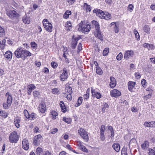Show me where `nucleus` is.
I'll return each mask as SVG.
<instances>
[{"label": "nucleus", "instance_id": "47", "mask_svg": "<svg viewBox=\"0 0 155 155\" xmlns=\"http://www.w3.org/2000/svg\"><path fill=\"white\" fill-rule=\"evenodd\" d=\"M134 32L135 35V37L136 39L137 40H139L140 36L137 31V30H134Z\"/></svg>", "mask_w": 155, "mask_h": 155}, {"label": "nucleus", "instance_id": "56", "mask_svg": "<svg viewBox=\"0 0 155 155\" xmlns=\"http://www.w3.org/2000/svg\"><path fill=\"white\" fill-rule=\"evenodd\" d=\"M51 67L54 68H56L58 65L57 63L54 61H52L51 63Z\"/></svg>", "mask_w": 155, "mask_h": 155}, {"label": "nucleus", "instance_id": "53", "mask_svg": "<svg viewBox=\"0 0 155 155\" xmlns=\"http://www.w3.org/2000/svg\"><path fill=\"white\" fill-rule=\"evenodd\" d=\"M5 31L4 29L0 26V36H3L5 35Z\"/></svg>", "mask_w": 155, "mask_h": 155}, {"label": "nucleus", "instance_id": "24", "mask_svg": "<svg viewBox=\"0 0 155 155\" xmlns=\"http://www.w3.org/2000/svg\"><path fill=\"white\" fill-rule=\"evenodd\" d=\"M22 59H25L28 56H30L31 55V54L28 51L23 50Z\"/></svg>", "mask_w": 155, "mask_h": 155}, {"label": "nucleus", "instance_id": "25", "mask_svg": "<svg viewBox=\"0 0 155 155\" xmlns=\"http://www.w3.org/2000/svg\"><path fill=\"white\" fill-rule=\"evenodd\" d=\"M59 105L61 109V111L63 113L66 112L67 111V109L63 101H60Z\"/></svg>", "mask_w": 155, "mask_h": 155}, {"label": "nucleus", "instance_id": "9", "mask_svg": "<svg viewBox=\"0 0 155 155\" xmlns=\"http://www.w3.org/2000/svg\"><path fill=\"white\" fill-rule=\"evenodd\" d=\"M7 15L11 18L13 19L19 17V14L15 10L9 11L7 12Z\"/></svg>", "mask_w": 155, "mask_h": 155}, {"label": "nucleus", "instance_id": "35", "mask_svg": "<svg viewBox=\"0 0 155 155\" xmlns=\"http://www.w3.org/2000/svg\"><path fill=\"white\" fill-rule=\"evenodd\" d=\"M67 93L68 94H71L72 93V88L70 86L66 87L65 89V92Z\"/></svg>", "mask_w": 155, "mask_h": 155}, {"label": "nucleus", "instance_id": "18", "mask_svg": "<svg viewBox=\"0 0 155 155\" xmlns=\"http://www.w3.org/2000/svg\"><path fill=\"white\" fill-rule=\"evenodd\" d=\"M109 105L106 103H103L102 106V111L103 113L107 112L109 108Z\"/></svg>", "mask_w": 155, "mask_h": 155}, {"label": "nucleus", "instance_id": "41", "mask_svg": "<svg viewBox=\"0 0 155 155\" xmlns=\"http://www.w3.org/2000/svg\"><path fill=\"white\" fill-rule=\"evenodd\" d=\"M31 47L33 48L32 49L33 50H36L37 47V44L35 42H31Z\"/></svg>", "mask_w": 155, "mask_h": 155}, {"label": "nucleus", "instance_id": "23", "mask_svg": "<svg viewBox=\"0 0 155 155\" xmlns=\"http://www.w3.org/2000/svg\"><path fill=\"white\" fill-rule=\"evenodd\" d=\"M135 83V82L130 81L128 84V86L129 90L132 92L133 91V89L134 87Z\"/></svg>", "mask_w": 155, "mask_h": 155}, {"label": "nucleus", "instance_id": "40", "mask_svg": "<svg viewBox=\"0 0 155 155\" xmlns=\"http://www.w3.org/2000/svg\"><path fill=\"white\" fill-rule=\"evenodd\" d=\"M83 99L82 97H79L78 99V103L75 105V107H78L81 105Z\"/></svg>", "mask_w": 155, "mask_h": 155}, {"label": "nucleus", "instance_id": "10", "mask_svg": "<svg viewBox=\"0 0 155 155\" xmlns=\"http://www.w3.org/2000/svg\"><path fill=\"white\" fill-rule=\"evenodd\" d=\"M91 91L93 97H96L97 99H100L101 97L102 96L101 93L97 91L96 89L91 88Z\"/></svg>", "mask_w": 155, "mask_h": 155}, {"label": "nucleus", "instance_id": "2", "mask_svg": "<svg viewBox=\"0 0 155 155\" xmlns=\"http://www.w3.org/2000/svg\"><path fill=\"white\" fill-rule=\"evenodd\" d=\"M5 97L6 99V101L3 103V106L4 109H7L11 105L12 98L11 94L9 92L6 93Z\"/></svg>", "mask_w": 155, "mask_h": 155}, {"label": "nucleus", "instance_id": "15", "mask_svg": "<svg viewBox=\"0 0 155 155\" xmlns=\"http://www.w3.org/2000/svg\"><path fill=\"white\" fill-rule=\"evenodd\" d=\"M46 109V106L45 104H40L38 107V110L42 113H44Z\"/></svg>", "mask_w": 155, "mask_h": 155}, {"label": "nucleus", "instance_id": "16", "mask_svg": "<svg viewBox=\"0 0 155 155\" xmlns=\"http://www.w3.org/2000/svg\"><path fill=\"white\" fill-rule=\"evenodd\" d=\"M35 86L34 84H30L28 86V89L27 90V93L28 95H30L31 94L32 91L33 90L35 89Z\"/></svg>", "mask_w": 155, "mask_h": 155}, {"label": "nucleus", "instance_id": "37", "mask_svg": "<svg viewBox=\"0 0 155 155\" xmlns=\"http://www.w3.org/2000/svg\"><path fill=\"white\" fill-rule=\"evenodd\" d=\"M36 116V114L35 113H32L31 114H29L27 118L31 120H34L35 119Z\"/></svg>", "mask_w": 155, "mask_h": 155}, {"label": "nucleus", "instance_id": "27", "mask_svg": "<svg viewBox=\"0 0 155 155\" xmlns=\"http://www.w3.org/2000/svg\"><path fill=\"white\" fill-rule=\"evenodd\" d=\"M50 114L51 117L53 120H55L58 115V113L53 110L51 111Z\"/></svg>", "mask_w": 155, "mask_h": 155}, {"label": "nucleus", "instance_id": "19", "mask_svg": "<svg viewBox=\"0 0 155 155\" xmlns=\"http://www.w3.org/2000/svg\"><path fill=\"white\" fill-rule=\"evenodd\" d=\"M94 35L96 37L98 38L101 41L103 40V38L100 31V29L96 30V31L94 33Z\"/></svg>", "mask_w": 155, "mask_h": 155}, {"label": "nucleus", "instance_id": "12", "mask_svg": "<svg viewBox=\"0 0 155 155\" xmlns=\"http://www.w3.org/2000/svg\"><path fill=\"white\" fill-rule=\"evenodd\" d=\"M120 92L116 89H114L110 91V95L114 97L120 96L121 95Z\"/></svg>", "mask_w": 155, "mask_h": 155}, {"label": "nucleus", "instance_id": "32", "mask_svg": "<svg viewBox=\"0 0 155 155\" xmlns=\"http://www.w3.org/2000/svg\"><path fill=\"white\" fill-rule=\"evenodd\" d=\"M150 27L149 25H147L144 26L143 27V30L146 33L149 34L150 33Z\"/></svg>", "mask_w": 155, "mask_h": 155}, {"label": "nucleus", "instance_id": "63", "mask_svg": "<svg viewBox=\"0 0 155 155\" xmlns=\"http://www.w3.org/2000/svg\"><path fill=\"white\" fill-rule=\"evenodd\" d=\"M149 155H155V151L152 149H150Z\"/></svg>", "mask_w": 155, "mask_h": 155}, {"label": "nucleus", "instance_id": "7", "mask_svg": "<svg viewBox=\"0 0 155 155\" xmlns=\"http://www.w3.org/2000/svg\"><path fill=\"white\" fill-rule=\"evenodd\" d=\"M68 71L66 68H64L63 69L62 73L60 76V80L61 81H64L68 78Z\"/></svg>", "mask_w": 155, "mask_h": 155}, {"label": "nucleus", "instance_id": "61", "mask_svg": "<svg viewBox=\"0 0 155 155\" xmlns=\"http://www.w3.org/2000/svg\"><path fill=\"white\" fill-rule=\"evenodd\" d=\"M135 76L137 79H140L141 77L140 74L139 72L135 73Z\"/></svg>", "mask_w": 155, "mask_h": 155}, {"label": "nucleus", "instance_id": "21", "mask_svg": "<svg viewBox=\"0 0 155 155\" xmlns=\"http://www.w3.org/2000/svg\"><path fill=\"white\" fill-rule=\"evenodd\" d=\"M82 7L83 9L86 11L87 12H90L91 10V8L90 5H88L87 3H84Z\"/></svg>", "mask_w": 155, "mask_h": 155}, {"label": "nucleus", "instance_id": "50", "mask_svg": "<svg viewBox=\"0 0 155 155\" xmlns=\"http://www.w3.org/2000/svg\"><path fill=\"white\" fill-rule=\"evenodd\" d=\"M134 8V5L132 4H129L127 7V10L130 12H131Z\"/></svg>", "mask_w": 155, "mask_h": 155}, {"label": "nucleus", "instance_id": "58", "mask_svg": "<svg viewBox=\"0 0 155 155\" xmlns=\"http://www.w3.org/2000/svg\"><path fill=\"white\" fill-rule=\"evenodd\" d=\"M152 95V93H149L146 96L144 97L143 98L146 100H147L148 99L150 98L151 97Z\"/></svg>", "mask_w": 155, "mask_h": 155}, {"label": "nucleus", "instance_id": "57", "mask_svg": "<svg viewBox=\"0 0 155 155\" xmlns=\"http://www.w3.org/2000/svg\"><path fill=\"white\" fill-rule=\"evenodd\" d=\"M59 91V90L57 88H54L52 89V93L54 94H58Z\"/></svg>", "mask_w": 155, "mask_h": 155}, {"label": "nucleus", "instance_id": "8", "mask_svg": "<svg viewBox=\"0 0 155 155\" xmlns=\"http://www.w3.org/2000/svg\"><path fill=\"white\" fill-rule=\"evenodd\" d=\"M23 48L18 47L14 52V54L15 56L18 58H22L23 52Z\"/></svg>", "mask_w": 155, "mask_h": 155}, {"label": "nucleus", "instance_id": "30", "mask_svg": "<svg viewBox=\"0 0 155 155\" xmlns=\"http://www.w3.org/2000/svg\"><path fill=\"white\" fill-rule=\"evenodd\" d=\"M41 136L40 135H38L36 136H35L34 138V144L35 145L37 144L38 141H40L39 139L41 138Z\"/></svg>", "mask_w": 155, "mask_h": 155}, {"label": "nucleus", "instance_id": "5", "mask_svg": "<svg viewBox=\"0 0 155 155\" xmlns=\"http://www.w3.org/2000/svg\"><path fill=\"white\" fill-rule=\"evenodd\" d=\"M42 23L45 29L48 31L51 32L53 28L52 24L46 19L43 20Z\"/></svg>", "mask_w": 155, "mask_h": 155}, {"label": "nucleus", "instance_id": "59", "mask_svg": "<svg viewBox=\"0 0 155 155\" xmlns=\"http://www.w3.org/2000/svg\"><path fill=\"white\" fill-rule=\"evenodd\" d=\"M82 48V44L80 43H79L78 46V50L77 51V52H79L81 51V50Z\"/></svg>", "mask_w": 155, "mask_h": 155}, {"label": "nucleus", "instance_id": "46", "mask_svg": "<svg viewBox=\"0 0 155 155\" xmlns=\"http://www.w3.org/2000/svg\"><path fill=\"white\" fill-rule=\"evenodd\" d=\"M40 95V92L37 91H35L33 92V95L35 97L37 98Z\"/></svg>", "mask_w": 155, "mask_h": 155}, {"label": "nucleus", "instance_id": "22", "mask_svg": "<svg viewBox=\"0 0 155 155\" xmlns=\"http://www.w3.org/2000/svg\"><path fill=\"white\" fill-rule=\"evenodd\" d=\"M5 57L9 60H11L12 58V54L9 51H7L4 54Z\"/></svg>", "mask_w": 155, "mask_h": 155}, {"label": "nucleus", "instance_id": "33", "mask_svg": "<svg viewBox=\"0 0 155 155\" xmlns=\"http://www.w3.org/2000/svg\"><path fill=\"white\" fill-rule=\"evenodd\" d=\"M143 47L149 50L152 49L154 48V46L148 43H145L143 44Z\"/></svg>", "mask_w": 155, "mask_h": 155}, {"label": "nucleus", "instance_id": "39", "mask_svg": "<svg viewBox=\"0 0 155 155\" xmlns=\"http://www.w3.org/2000/svg\"><path fill=\"white\" fill-rule=\"evenodd\" d=\"M64 97H66L68 100L71 101L72 99L71 94H68L67 93H63Z\"/></svg>", "mask_w": 155, "mask_h": 155}, {"label": "nucleus", "instance_id": "54", "mask_svg": "<svg viewBox=\"0 0 155 155\" xmlns=\"http://www.w3.org/2000/svg\"><path fill=\"white\" fill-rule=\"evenodd\" d=\"M105 130V126L102 125L101 126V128L100 129V131H101V134H104V131Z\"/></svg>", "mask_w": 155, "mask_h": 155}, {"label": "nucleus", "instance_id": "45", "mask_svg": "<svg viewBox=\"0 0 155 155\" xmlns=\"http://www.w3.org/2000/svg\"><path fill=\"white\" fill-rule=\"evenodd\" d=\"M43 151L42 149L40 147H38L36 150V154L37 155H40Z\"/></svg>", "mask_w": 155, "mask_h": 155}, {"label": "nucleus", "instance_id": "29", "mask_svg": "<svg viewBox=\"0 0 155 155\" xmlns=\"http://www.w3.org/2000/svg\"><path fill=\"white\" fill-rule=\"evenodd\" d=\"M149 146V143L147 141H145L142 144L141 148L144 150H146L147 149Z\"/></svg>", "mask_w": 155, "mask_h": 155}, {"label": "nucleus", "instance_id": "60", "mask_svg": "<svg viewBox=\"0 0 155 155\" xmlns=\"http://www.w3.org/2000/svg\"><path fill=\"white\" fill-rule=\"evenodd\" d=\"M143 125L144 126L147 127H153V126H151L150 125V122H145L144 123Z\"/></svg>", "mask_w": 155, "mask_h": 155}, {"label": "nucleus", "instance_id": "43", "mask_svg": "<svg viewBox=\"0 0 155 155\" xmlns=\"http://www.w3.org/2000/svg\"><path fill=\"white\" fill-rule=\"evenodd\" d=\"M109 52V49L108 48H106L104 49L103 52V56H107Z\"/></svg>", "mask_w": 155, "mask_h": 155}, {"label": "nucleus", "instance_id": "42", "mask_svg": "<svg viewBox=\"0 0 155 155\" xmlns=\"http://www.w3.org/2000/svg\"><path fill=\"white\" fill-rule=\"evenodd\" d=\"M71 12L70 11H67L64 15V17L65 18H67L69 17V15L71 14Z\"/></svg>", "mask_w": 155, "mask_h": 155}, {"label": "nucleus", "instance_id": "49", "mask_svg": "<svg viewBox=\"0 0 155 155\" xmlns=\"http://www.w3.org/2000/svg\"><path fill=\"white\" fill-rule=\"evenodd\" d=\"M89 91L88 90L87 91L86 94H85L84 95V100H87L88 99L89 97Z\"/></svg>", "mask_w": 155, "mask_h": 155}, {"label": "nucleus", "instance_id": "4", "mask_svg": "<svg viewBox=\"0 0 155 155\" xmlns=\"http://www.w3.org/2000/svg\"><path fill=\"white\" fill-rule=\"evenodd\" d=\"M19 136L17 134L16 131H13L11 132L9 135V139L11 143H16L18 141Z\"/></svg>", "mask_w": 155, "mask_h": 155}, {"label": "nucleus", "instance_id": "1", "mask_svg": "<svg viewBox=\"0 0 155 155\" xmlns=\"http://www.w3.org/2000/svg\"><path fill=\"white\" fill-rule=\"evenodd\" d=\"M93 13H95L96 15L100 18L108 20L111 19V16L107 12H104L100 9L94 10L93 11Z\"/></svg>", "mask_w": 155, "mask_h": 155}, {"label": "nucleus", "instance_id": "11", "mask_svg": "<svg viewBox=\"0 0 155 155\" xmlns=\"http://www.w3.org/2000/svg\"><path fill=\"white\" fill-rule=\"evenodd\" d=\"M134 52L132 50H128L125 51L124 57L125 59L127 60L133 56Z\"/></svg>", "mask_w": 155, "mask_h": 155}, {"label": "nucleus", "instance_id": "13", "mask_svg": "<svg viewBox=\"0 0 155 155\" xmlns=\"http://www.w3.org/2000/svg\"><path fill=\"white\" fill-rule=\"evenodd\" d=\"M14 124L15 127L18 128L20 127L21 123V118L20 117H15L14 120Z\"/></svg>", "mask_w": 155, "mask_h": 155}, {"label": "nucleus", "instance_id": "14", "mask_svg": "<svg viewBox=\"0 0 155 155\" xmlns=\"http://www.w3.org/2000/svg\"><path fill=\"white\" fill-rule=\"evenodd\" d=\"M22 148L25 150H27L29 147V144L27 139H24L22 141Z\"/></svg>", "mask_w": 155, "mask_h": 155}, {"label": "nucleus", "instance_id": "64", "mask_svg": "<svg viewBox=\"0 0 155 155\" xmlns=\"http://www.w3.org/2000/svg\"><path fill=\"white\" fill-rule=\"evenodd\" d=\"M58 131V129L56 128H54L52 129L51 130V133L52 134H54L56 133Z\"/></svg>", "mask_w": 155, "mask_h": 155}, {"label": "nucleus", "instance_id": "20", "mask_svg": "<svg viewBox=\"0 0 155 155\" xmlns=\"http://www.w3.org/2000/svg\"><path fill=\"white\" fill-rule=\"evenodd\" d=\"M110 86L111 88H113L115 87L116 84V80L115 78L113 77H110Z\"/></svg>", "mask_w": 155, "mask_h": 155}, {"label": "nucleus", "instance_id": "38", "mask_svg": "<svg viewBox=\"0 0 155 155\" xmlns=\"http://www.w3.org/2000/svg\"><path fill=\"white\" fill-rule=\"evenodd\" d=\"M96 72L99 75H101L103 74V71L102 69L99 67H96Z\"/></svg>", "mask_w": 155, "mask_h": 155}, {"label": "nucleus", "instance_id": "6", "mask_svg": "<svg viewBox=\"0 0 155 155\" xmlns=\"http://www.w3.org/2000/svg\"><path fill=\"white\" fill-rule=\"evenodd\" d=\"M78 132L82 138L85 142H87L89 140V137L87 132L83 129L81 128L78 131Z\"/></svg>", "mask_w": 155, "mask_h": 155}, {"label": "nucleus", "instance_id": "62", "mask_svg": "<svg viewBox=\"0 0 155 155\" xmlns=\"http://www.w3.org/2000/svg\"><path fill=\"white\" fill-rule=\"evenodd\" d=\"M23 113L26 117L27 118L29 115V114L27 110L26 109L24 110Z\"/></svg>", "mask_w": 155, "mask_h": 155}, {"label": "nucleus", "instance_id": "31", "mask_svg": "<svg viewBox=\"0 0 155 155\" xmlns=\"http://www.w3.org/2000/svg\"><path fill=\"white\" fill-rule=\"evenodd\" d=\"M113 149L116 152H118L120 150V145L117 143H114L112 146Z\"/></svg>", "mask_w": 155, "mask_h": 155}, {"label": "nucleus", "instance_id": "17", "mask_svg": "<svg viewBox=\"0 0 155 155\" xmlns=\"http://www.w3.org/2000/svg\"><path fill=\"white\" fill-rule=\"evenodd\" d=\"M78 40L79 39L77 37H75L72 38L71 43V46L73 49H75V48Z\"/></svg>", "mask_w": 155, "mask_h": 155}, {"label": "nucleus", "instance_id": "52", "mask_svg": "<svg viewBox=\"0 0 155 155\" xmlns=\"http://www.w3.org/2000/svg\"><path fill=\"white\" fill-rule=\"evenodd\" d=\"M119 25L117 24H115V26L114 27V32L115 33H117L119 31Z\"/></svg>", "mask_w": 155, "mask_h": 155}, {"label": "nucleus", "instance_id": "26", "mask_svg": "<svg viewBox=\"0 0 155 155\" xmlns=\"http://www.w3.org/2000/svg\"><path fill=\"white\" fill-rule=\"evenodd\" d=\"M65 27L66 30L70 31L72 28L71 22L70 21L66 22L65 23Z\"/></svg>", "mask_w": 155, "mask_h": 155}, {"label": "nucleus", "instance_id": "51", "mask_svg": "<svg viewBox=\"0 0 155 155\" xmlns=\"http://www.w3.org/2000/svg\"><path fill=\"white\" fill-rule=\"evenodd\" d=\"M123 57V55L121 52H120L117 56L116 57L118 61H120L121 60Z\"/></svg>", "mask_w": 155, "mask_h": 155}, {"label": "nucleus", "instance_id": "36", "mask_svg": "<svg viewBox=\"0 0 155 155\" xmlns=\"http://www.w3.org/2000/svg\"><path fill=\"white\" fill-rule=\"evenodd\" d=\"M23 22L26 24H29L30 23V19L28 17L24 16L22 18Z\"/></svg>", "mask_w": 155, "mask_h": 155}, {"label": "nucleus", "instance_id": "48", "mask_svg": "<svg viewBox=\"0 0 155 155\" xmlns=\"http://www.w3.org/2000/svg\"><path fill=\"white\" fill-rule=\"evenodd\" d=\"M63 120L68 124H70L71 122V120L70 119L67 118L65 117H63Z\"/></svg>", "mask_w": 155, "mask_h": 155}, {"label": "nucleus", "instance_id": "44", "mask_svg": "<svg viewBox=\"0 0 155 155\" xmlns=\"http://www.w3.org/2000/svg\"><path fill=\"white\" fill-rule=\"evenodd\" d=\"M121 154L122 155H128L127 152V148L124 147L121 150Z\"/></svg>", "mask_w": 155, "mask_h": 155}, {"label": "nucleus", "instance_id": "28", "mask_svg": "<svg viewBox=\"0 0 155 155\" xmlns=\"http://www.w3.org/2000/svg\"><path fill=\"white\" fill-rule=\"evenodd\" d=\"M91 23L92 26L95 27L96 30L100 29V25L97 21L95 20H93L91 21Z\"/></svg>", "mask_w": 155, "mask_h": 155}, {"label": "nucleus", "instance_id": "55", "mask_svg": "<svg viewBox=\"0 0 155 155\" xmlns=\"http://www.w3.org/2000/svg\"><path fill=\"white\" fill-rule=\"evenodd\" d=\"M79 149L85 152H88L86 148L83 145L81 146Z\"/></svg>", "mask_w": 155, "mask_h": 155}, {"label": "nucleus", "instance_id": "34", "mask_svg": "<svg viewBox=\"0 0 155 155\" xmlns=\"http://www.w3.org/2000/svg\"><path fill=\"white\" fill-rule=\"evenodd\" d=\"M7 113L5 111L2 110L0 108V116L4 118H6L8 116Z\"/></svg>", "mask_w": 155, "mask_h": 155}, {"label": "nucleus", "instance_id": "3", "mask_svg": "<svg viewBox=\"0 0 155 155\" xmlns=\"http://www.w3.org/2000/svg\"><path fill=\"white\" fill-rule=\"evenodd\" d=\"M90 29L91 26L89 24H84L82 21L80 23L78 28V31L85 33L90 31Z\"/></svg>", "mask_w": 155, "mask_h": 155}]
</instances>
